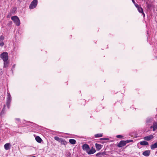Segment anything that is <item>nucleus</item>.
Wrapping results in <instances>:
<instances>
[{"mask_svg": "<svg viewBox=\"0 0 157 157\" xmlns=\"http://www.w3.org/2000/svg\"><path fill=\"white\" fill-rule=\"evenodd\" d=\"M54 139L55 140L59 142L62 144H63L64 145H66L68 143L64 139L62 138H59L58 136H55L54 137Z\"/></svg>", "mask_w": 157, "mask_h": 157, "instance_id": "f257e3e1", "label": "nucleus"}, {"mask_svg": "<svg viewBox=\"0 0 157 157\" xmlns=\"http://www.w3.org/2000/svg\"><path fill=\"white\" fill-rule=\"evenodd\" d=\"M0 57L3 59V61H8V55L7 52H4L1 54Z\"/></svg>", "mask_w": 157, "mask_h": 157, "instance_id": "f03ea898", "label": "nucleus"}, {"mask_svg": "<svg viewBox=\"0 0 157 157\" xmlns=\"http://www.w3.org/2000/svg\"><path fill=\"white\" fill-rule=\"evenodd\" d=\"M11 19L14 21L15 24L17 26L20 25V21L18 17L15 16L11 17Z\"/></svg>", "mask_w": 157, "mask_h": 157, "instance_id": "7ed1b4c3", "label": "nucleus"}, {"mask_svg": "<svg viewBox=\"0 0 157 157\" xmlns=\"http://www.w3.org/2000/svg\"><path fill=\"white\" fill-rule=\"evenodd\" d=\"M37 0H33L29 5V9H32L36 8L37 4Z\"/></svg>", "mask_w": 157, "mask_h": 157, "instance_id": "20e7f679", "label": "nucleus"}, {"mask_svg": "<svg viewBox=\"0 0 157 157\" xmlns=\"http://www.w3.org/2000/svg\"><path fill=\"white\" fill-rule=\"evenodd\" d=\"M7 101L6 102V105L8 108H9L10 106V104L11 101V96L10 93H7Z\"/></svg>", "mask_w": 157, "mask_h": 157, "instance_id": "39448f33", "label": "nucleus"}, {"mask_svg": "<svg viewBox=\"0 0 157 157\" xmlns=\"http://www.w3.org/2000/svg\"><path fill=\"white\" fill-rule=\"evenodd\" d=\"M126 143L125 141H121L117 144V147H122L125 145Z\"/></svg>", "mask_w": 157, "mask_h": 157, "instance_id": "423d86ee", "label": "nucleus"}, {"mask_svg": "<svg viewBox=\"0 0 157 157\" xmlns=\"http://www.w3.org/2000/svg\"><path fill=\"white\" fill-rule=\"evenodd\" d=\"M82 149L84 150H85L86 152L90 149L89 146L86 144H85L82 145Z\"/></svg>", "mask_w": 157, "mask_h": 157, "instance_id": "0eeeda50", "label": "nucleus"}, {"mask_svg": "<svg viewBox=\"0 0 157 157\" xmlns=\"http://www.w3.org/2000/svg\"><path fill=\"white\" fill-rule=\"evenodd\" d=\"M150 128H153V131H155L157 129V121L153 122V125L150 127Z\"/></svg>", "mask_w": 157, "mask_h": 157, "instance_id": "6e6552de", "label": "nucleus"}, {"mask_svg": "<svg viewBox=\"0 0 157 157\" xmlns=\"http://www.w3.org/2000/svg\"><path fill=\"white\" fill-rule=\"evenodd\" d=\"M154 138V136L153 135H151L149 136H148L144 137V140L146 141H149Z\"/></svg>", "mask_w": 157, "mask_h": 157, "instance_id": "1a4fd4ad", "label": "nucleus"}, {"mask_svg": "<svg viewBox=\"0 0 157 157\" xmlns=\"http://www.w3.org/2000/svg\"><path fill=\"white\" fill-rule=\"evenodd\" d=\"M96 152V150L95 148L92 147L91 149L89 150L87 152L88 154H92Z\"/></svg>", "mask_w": 157, "mask_h": 157, "instance_id": "9d476101", "label": "nucleus"}, {"mask_svg": "<svg viewBox=\"0 0 157 157\" xmlns=\"http://www.w3.org/2000/svg\"><path fill=\"white\" fill-rule=\"evenodd\" d=\"M150 153V151L146 150L143 152L142 154L143 155L146 156H148L149 155Z\"/></svg>", "mask_w": 157, "mask_h": 157, "instance_id": "9b49d317", "label": "nucleus"}, {"mask_svg": "<svg viewBox=\"0 0 157 157\" xmlns=\"http://www.w3.org/2000/svg\"><path fill=\"white\" fill-rule=\"evenodd\" d=\"M102 146H103L102 145L100 144H99L97 143H96L95 144V147L97 150L98 151L100 150L102 147Z\"/></svg>", "mask_w": 157, "mask_h": 157, "instance_id": "f8f14e48", "label": "nucleus"}, {"mask_svg": "<svg viewBox=\"0 0 157 157\" xmlns=\"http://www.w3.org/2000/svg\"><path fill=\"white\" fill-rule=\"evenodd\" d=\"M11 145L10 143H7L5 144L4 145L5 149L6 150H8L10 148Z\"/></svg>", "mask_w": 157, "mask_h": 157, "instance_id": "ddd939ff", "label": "nucleus"}, {"mask_svg": "<svg viewBox=\"0 0 157 157\" xmlns=\"http://www.w3.org/2000/svg\"><path fill=\"white\" fill-rule=\"evenodd\" d=\"M140 145L143 146H147L149 145L148 142L145 141H143L140 142Z\"/></svg>", "mask_w": 157, "mask_h": 157, "instance_id": "4468645a", "label": "nucleus"}, {"mask_svg": "<svg viewBox=\"0 0 157 157\" xmlns=\"http://www.w3.org/2000/svg\"><path fill=\"white\" fill-rule=\"evenodd\" d=\"M152 121L153 119L152 118H147L146 120V123L147 124L150 125L151 124Z\"/></svg>", "mask_w": 157, "mask_h": 157, "instance_id": "2eb2a0df", "label": "nucleus"}, {"mask_svg": "<svg viewBox=\"0 0 157 157\" xmlns=\"http://www.w3.org/2000/svg\"><path fill=\"white\" fill-rule=\"evenodd\" d=\"M157 148V142L152 144L151 146V148L153 150Z\"/></svg>", "mask_w": 157, "mask_h": 157, "instance_id": "dca6fc26", "label": "nucleus"}, {"mask_svg": "<svg viewBox=\"0 0 157 157\" xmlns=\"http://www.w3.org/2000/svg\"><path fill=\"white\" fill-rule=\"evenodd\" d=\"M138 10V11L141 13H142L143 14V16H145V14L144 13L143 10V9L140 7L139 8H138L137 9Z\"/></svg>", "mask_w": 157, "mask_h": 157, "instance_id": "f3484780", "label": "nucleus"}, {"mask_svg": "<svg viewBox=\"0 0 157 157\" xmlns=\"http://www.w3.org/2000/svg\"><path fill=\"white\" fill-rule=\"evenodd\" d=\"M35 139L36 141L38 143H40L42 141L41 139L38 136H36L35 137Z\"/></svg>", "mask_w": 157, "mask_h": 157, "instance_id": "a211bd4d", "label": "nucleus"}, {"mask_svg": "<svg viewBox=\"0 0 157 157\" xmlns=\"http://www.w3.org/2000/svg\"><path fill=\"white\" fill-rule=\"evenodd\" d=\"M69 142L70 144H75L76 142V140H75L72 139H70Z\"/></svg>", "mask_w": 157, "mask_h": 157, "instance_id": "6ab92c4d", "label": "nucleus"}, {"mask_svg": "<svg viewBox=\"0 0 157 157\" xmlns=\"http://www.w3.org/2000/svg\"><path fill=\"white\" fill-rule=\"evenodd\" d=\"M4 67H6L8 66V62L7 61H4Z\"/></svg>", "mask_w": 157, "mask_h": 157, "instance_id": "aec40b11", "label": "nucleus"}, {"mask_svg": "<svg viewBox=\"0 0 157 157\" xmlns=\"http://www.w3.org/2000/svg\"><path fill=\"white\" fill-rule=\"evenodd\" d=\"M105 152H99L96 154V155L97 156H98L100 155H105Z\"/></svg>", "mask_w": 157, "mask_h": 157, "instance_id": "412c9836", "label": "nucleus"}, {"mask_svg": "<svg viewBox=\"0 0 157 157\" xmlns=\"http://www.w3.org/2000/svg\"><path fill=\"white\" fill-rule=\"evenodd\" d=\"M102 134H97L95 135V136L96 138H98L102 137Z\"/></svg>", "mask_w": 157, "mask_h": 157, "instance_id": "4be33fe9", "label": "nucleus"}, {"mask_svg": "<svg viewBox=\"0 0 157 157\" xmlns=\"http://www.w3.org/2000/svg\"><path fill=\"white\" fill-rule=\"evenodd\" d=\"M4 37L2 36H0V42L3 41L4 39Z\"/></svg>", "mask_w": 157, "mask_h": 157, "instance_id": "5701e85b", "label": "nucleus"}, {"mask_svg": "<svg viewBox=\"0 0 157 157\" xmlns=\"http://www.w3.org/2000/svg\"><path fill=\"white\" fill-rule=\"evenodd\" d=\"M125 141L126 142V144H127L128 143H129L130 142H132L133 140H126Z\"/></svg>", "mask_w": 157, "mask_h": 157, "instance_id": "b1692460", "label": "nucleus"}, {"mask_svg": "<svg viewBox=\"0 0 157 157\" xmlns=\"http://www.w3.org/2000/svg\"><path fill=\"white\" fill-rule=\"evenodd\" d=\"M4 107H5V106ZM5 111V107H4L3 109L2 110V112H1V114H3L4 113Z\"/></svg>", "mask_w": 157, "mask_h": 157, "instance_id": "393cba45", "label": "nucleus"}, {"mask_svg": "<svg viewBox=\"0 0 157 157\" xmlns=\"http://www.w3.org/2000/svg\"><path fill=\"white\" fill-rule=\"evenodd\" d=\"M117 137L119 138H121L123 137V136L121 135H118L116 136Z\"/></svg>", "mask_w": 157, "mask_h": 157, "instance_id": "a878e982", "label": "nucleus"}, {"mask_svg": "<svg viewBox=\"0 0 157 157\" xmlns=\"http://www.w3.org/2000/svg\"><path fill=\"white\" fill-rule=\"evenodd\" d=\"M4 45V43L3 41L0 42V45L1 46H3Z\"/></svg>", "mask_w": 157, "mask_h": 157, "instance_id": "bb28decb", "label": "nucleus"}, {"mask_svg": "<svg viewBox=\"0 0 157 157\" xmlns=\"http://www.w3.org/2000/svg\"><path fill=\"white\" fill-rule=\"evenodd\" d=\"M134 4L137 9L138 8H139L140 7L139 6V5H138L136 3H135V4Z\"/></svg>", "mask_w": 157, "mask_h": 157, "instance_id": "cd10ccee", "label": "nucleus"}, {"mask_svg": "<svg viewBox=\"0 0 157 157\" xmlns=\"http://www.w3.org/2000/svg\"><path fill=\"white\" fill-rule=\"evenodd\" d=\"M101 140H106L108 139L106 138H102L101 139Z\"/></svg>", "mask_w": 157, "mask_h": 157, "instance_id": "c85d7f7f", "label": "nucleus"}, {"mask_svg": "<svg viewBox=\"0 0 157 157\" xmlns=\"http://www.w3.org/2000/svg\"><path fill=\"white\" fill-rule=\"evenodd\" d=\"M132 0V2H133V3H134V4H135V1L134 0Z\"/></svg>", "mask_w": 157, "mask_h": 157, "instance_id": "c756f323", "label": "nucleus"}, {"mask_svg": "<svg viewBox=\"0 0 157 157\" xmlns=\"http://www.w3.org/2000/svg\"><path fill=\"white\" fill-rule=\"evenodd\" d=\"M147 7H148V8H149V7H150V5H147Z\"/></svg>", "mask_w": 157, "mask_h": 157, "instance_id": "7c9ffc66", "label": "nucleus"}, {"mask_svg": "<svg viewBox=\"0 0 157 157\" xmlns=\"http://www.w3.org/2000/svg\"><path fill=\"white\" fill-rule=\"evenodd\" d=\"M17 120L19 121V119H17Z\"/></svg>", "mask_w": 157, "mask_h": 157, "instance_id": "2f4dec72", "label": "nucleus"}, {"mask_svg": "<svg viewBox=\"0 0 157 157\" xmlns=\"http://www.w3.org/2000/svg\"><path fill=\"white\" fill-rule=\"evenodd\" d=\"M14 9L15 10H16V9L15 8H14Z\"/></svg>", "mask_w": 157, "mask_h": 157, "instance_id": "473e14b6", "label": "nucleus"}]
</instances>
